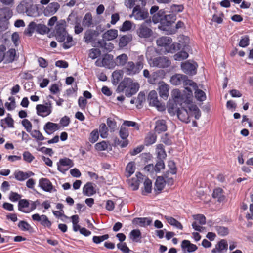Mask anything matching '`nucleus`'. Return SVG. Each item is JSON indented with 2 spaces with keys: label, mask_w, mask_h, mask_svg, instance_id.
Segmentation results:
<instances>
[{
  "label": "nucleus",
  "mask_w": 253,
  "mask_h": 253,
  "mask_svg": "<svg viewBox=\"0 0 253 253\" xmlns=\"http://www.w3.org/2000/svg\"><path fill=\"white\" fill-rule=\"evenodd\" d=\"M139 84L137 82H133L130 78H125L119 84L116 91L118 93L125 91V95L129 97L135 94L139 90Z\"/></svg>",
  "instance_id": "nucleus-1"
},
{
  "label": "nucleus",
  "mask_w": 253,
  "mask_h": 253,
  "mask_svg": "<svg viewBox=\"0 0 253 253\" xmlns=\"http://www.w3.org/2000/svg\"><path fill=\"white\" fill-rule=\"evenodd\" d=\"M172 96L174 102L180 106L184 104H189L191 102L193 96L192 90L191 88L185 87V90L182 93L179 89H174L172 92Z\"/></svg>",
  "instance_id": "nucleus-2"
},
{
  "label": "nucleus",
  "mask_w": 253,
  "mask_h": 253,
  "mask_svg": "<svg viewBox=\"0 0 253 253\" xmlns=\"http://www.w3.org/2000/svg\"><path fill=\"white\" fill-rule=\"evenodd\" d=\"M144 58L143 55H139L137 57L135 63L133 61L127 62L123 70L124 73L128 76H134L139 73L144 67Z\"/></svg>",
  "instance_id": "nucleus-3"
},
{
  "label": "nucleus",
  "mask_w": 253,
  "mask_h": 253,
  "mask_svg": "<svg viewBox=\"0 0 253 253\" xmlns=\"http://www.w3.org/2000/svg\"><path fill=\"white\" fill-rule=\"evenodd\" d=\"M170 82L173 85H179L183 84L185 87L188 85L195 88L197 87L196 83L188 79L186 75L180 74H175L171 76Z\"/></svg>",
  "instance_id": "nucleus-4"
},
{
  "label": "nucleus",
  "mask_w": 253,
  "mask_h": 253,
  "mask_svg": "<svg viewBox=\"0 0 253 253\" xmlns=\"http://www.w3.org/2000/svg\"><path fill=\"white\" fill-rule=\"evenodd\" d=\"M148 62L150 66L159 68H165L169 67L171 64V61L168 57L160 56L155 58L148 59Z\"/></svg>",
  "instance_id": "nucleus-5"
},
{
  "label": "nucleus",
  "mask_w": 253,
  "mask_h": 253,
  "mask_svg": "<svg viewBox=\"0 0 253 253\" xmlns=\"http://www.w3.org/2000/svg\"><path fill=\"white\" fill-rule=\"evenodd\" d=\"M151 21L146 20L139 25L137 30V34L142 38H148L150 37L153 34V31L150 27Z\"/></svg>",
  "instance_id": "nucleus-6"
},
{
  "label": "nucleus",
  "mask_w": 253,
  "mask_h": 253,
  "mask_svg": "<svg viewBox=\"0 0 253 253\" xmlns=\"http://www.w3.org/2000/svg\"><path fill=\"white\" fill-rule=\"evenodd\" d=\"M37 114L42 117H46L52 112V104L50 101L44 104H38L36 106Z\"/></svg>",
  "instance_id": "nucleus-7"
},
{
  "label": "nucleus",
  "mask_w": 253,
  "mask_h": 253,
  "mask_svg": "<svg viewBox=\"0 0 253 253\" xmlns=\"http://www.w3.org/2000/svg\"><path fill=\"white\" fill-rule=\"evenodd\" d=\"M149 105L155 107L158 110L163 111L165 110V106L161 103L158 98L157 93L155 90H151L148 96Z\"/></svg>",
  "instance_id": "nucleus-8"
},
{
  "label": "nucleus",
  "mask_w": 253,
  "mask_h": 253,
  "mask_svg": "<svg viewBox=\"0 0 253 253\" xmlns=\"http://www.w3.org/2000/svg\"><path fill=\"white\" fill-rule=\"evenodd\" d=\"M149 16L148 10L142 8L140 5L134 6L133 9L131 17H133L136 20H143L147 18Z\"/></svg>",
  "instance_id": "nucleus-9"
},
{
  "label": "nucleus",
  "mask_w": 253,
  "mask_h": 253,
  "mask_svg": "<svg viewBox=\"0 0 253 253\" xmlns=\"http://www.w3.org/2000/svg\"><path fill=\"white\" fill-rule=\"evenodd\" d=\"M57 169L61 173L65 174L69 169L74 166L73 161L68 158L60 159L57 163Z\"/></svg>",
  "instance_id": "nucleus-10"
},
{
  "label": "nucleus",
  "mask_w": 253,
  "mask_h": 253,
  "mask_svg": "<svg viewBox=\"0 0 253 253\" xmlns=\"http://www.w3.org/2000/svg\"><path fill=\"white\" fill-rule=\"evenodd\" d=\"M168 183L169 184L172 185L173 182V178L169 177L167 174H164V177H158L155 182V190L161 191L164 187L165 183Z\"/></svg>",
  "instance_id": "nucleus-11"
},
{
  "label": "nucleus",
  "mask_w": 253,
  "mask_h": 253,
  "mask_svg": "<svg viewBox=\"0 0 253 253\" xmlns=\"http://www.w3.org/2000/svg\"><path fill=\"white\" fill-rule=\"evenodd\" d=\"M198 65L196 62H190L186 61L182 63L181 65L182 71L186 74L195 75L197 72V67Z\"/></svg>",
  "instance_id": "nucleus-12"
},
{
  "label": "nucleus",
  "mask_w": 253,
  "mask_h": 253,
  "mask_svg": "<svg viewBox=\"0 0 253 253\" xmlns=\"http://www.w3.org/2000/svg\"><path fill=\"white\" fill-rule=\"evenodd\" d=\"M175 19V16L172 14H165L160 23V28L164 31L167 30L169 27L174 22Z\"/></svg>",
  "instance_id": "nucleus-13"
},
{
  "label": "nucleus",
  "mask_w": 253,
  "mask_h": 253,
  "mask_svg": "<svg viewBox=\"0 0 253 253\" xmlns=\"http://www.w3.org/2000/svg\"><path fill=\"white\" fill-rule=\"evenodd\" d=\"M32 218L34 221L39 222L44 227L50 228L51 227V222L48 219L47 216L44 214L40 215L38 213H36L32 215Z\"/></svg>",
  "instance_id": "nucleus-14"
},
{
  "label": "nucleus",
  "mask_w": 253,
  "mask_h": 253,
  "mask_svg": "<svg viewBox=\"0 0 253 253\" xmlns=\"http://www.w3.org/2000/svg\"><path fill=\"white\" fill-rule=\"evenodd\" d=\"M67 33L63 24H57L55 28V36L58 42H63L66 39Z\"/></svg>",
  "instance_id": "nucleus-15"
},
{
  "label": "nucleus",
  "mask_w": 253,
  "mask_h": 253,
  "mask_svg": "<svg viewBox=\"0 0 253 253\" xmlns=\"http://www.w3.org/2000/svg\"><path fill=\"white\" fill-rule=\"evenodd\" d=\"M177 116L178 119L183 122L188 123L190 122L189 113L185 105L181 106L177 110Z\"/></svg>",
  "instance_id": "nucleus-16"
},
{
  "label": "nucleus",
  "mask_w": 253,
  "mask_h": 253,
  "mask_svg": "<svg viewBox=\"0 0 253 253\" xmlns=\"http://www.w3.org/2000/svg\"><path fill=\"white\" fill-rule=\"evenodd\" d=\"M60 4L57 2L49 3L43 10V14L45 16H51L54 15L60 8Z\"/></svg>",
  "instance_id": "nucleus-17"
},
{
  "label": "nucleus",
  "mask_w": 253,
  "mask_h": 253,
  "mask_svg": "<svg viewBox=\"0 0 253 253\" xmlns=\"http://www.w3.org/2000/svg\"><path fill=\"white\" fill-rule=\"evenodd\" d=\"M168 126L166 121L164 119H158L155 121L154 130L160 134L167 130Z\"/></svg>",
  "instance_id": "nucleus-18"
},
{
  "label": "nucleus",
  "mask_w": 253,
  "mask_h": 253,
  "mask_svg": "<svg viewBox=\"0 0 253 253\" xmlns=\"http://www.w3.org/2000/svg\"><path fill=\"white\" fill-rule=\"evenodd\" d=\"M169 86L164 82L159 83L158 91L160 96L166 100L169 95Z\"/></svg>",
  "instance_id": "nucleus-19"
},
{
  "label": "nucleus",
  "mask_w": 253,
  "mask_h": 253,
  "mask_svg": "<svg viewBox=\"0 0 253 253\" xmlns=\"http://www.w3.org/2000/svg\"><path fill=\"white\" fill-rule=\"evenodd\" d=\"M39 186L44 191L52 192L53 186L49 179L42 178L39 180Z\"/></svg>",
  "instance_id": "nucleus-20"
},
{
  "label": "nucleus",
  "mask_w": 253,
  "mask_h": 253,
  "mask_svg": "<svg viewBox=\"0 0 253 253\" xmlns=\"http://www.w3.org/2000/svg\"><path fill=\"white\" fill-rule=\"evenodd\" d=\"M60 127L59 124L48 122L44 125L43 129L47 134L50 135L59 130Z\"/></svg>",
  "instance_id": "nucleus-21"
},
{
  "label": "nucleus",
  "mask_w": 253,
  "mask_h": 253,
  "mask_svg": "<svg viewBox=\"0 0 253 253\" xmlns=\"http://www.w3.org/2000/svg\"><path fill=\"white\" fill-rule=\"evenodd\" d=\"M164 76L165 72L163 70H158L152 73L148 82L151 84H155L160 79L163 78Z\"/></svg>",
  "instance_id": "nucleus-22"
},
{
  "label": "nucleus",
  "mask_w": 253,
  "mask_h": 253,
  "mask_svg": "<svg viewBox=\"0 0 253 253\" xmlns=\"http://www.w3.org/2000/svg\"><path fill=\"white\" fill-rule=\"evenodd\" d=\"M181 247L184 252L187 251L188 253L194 252L198 249L196 245L192 244L187 240H184L182 241L181 244Z\"/></svg>",
  "instance_id": "nucleus-23"
},
{
  "label": "nucleus",
  "mask_w": 253,
  "mask_h": 253,
  "mask_svg": "<svg viewBox=\"0 0 253 253\" xmlns=\"http://www.w3.org/2000/svg\"><path fill=\"white\" fill-rule=\"evenodd\" d=\"M152 221L150 218L140 217L135 218L132 220V223L135 225H139L141 227H145L150 225Z\"/></svg>",
  "instance_id": "nucleus-24"
},
{
  "label": "nucleus",
  "mask_w": 253,
  "mask_h": 253,
  "mask_svg": "<svg viewBox=\"0 0 253 253\" xmlns=\"http://www.w3.org/2000/svg\"><path fill=\"white\" fill-rule=\"evenodd\" d=\"M16 57V51L15 49L11 48L7 51H5L4 64H8L13 62Z\"/></svg>",
  "instance_id": "nucleus-25"
},
{
  "label": "nucleus",
  "mask_w": 253,
  "mask_h": 253,
  "mask_svg": "<svg viewBox=\"0 0 253 253\" xmlns=\"http://www.w3.org/2000/svg\"><path fill=\"white\" fill-rule=\"evenodd\" d=\"M98 35V33L95 30L92 29H88L84 33V42L87 43H90L93 41Z\"/></svg>",
  "instance_id": "nucleus-26"
},
{
  "label": "nucleus",
  "mask_w": 253,
  "mask_h": 253,
  "mask_svg": "<svg viewBox=\"0 0 253 253\" xmlns=\"http://www.w3.org/2000/svg\"><path fill=\"white\" fill-rule=\"evenodd\" d=\"M172 42V39L169 37H162L157 40L156 43L158 46L164 47L166 50L169 45Z\"/></svg>",
  "instance_id": "nucleus-27"
},
{
  "label": "nucleus",
  "mask_w": 253,
  "mask_h": 253,
  "mask_svg": "<svg viewBox=\"0 0 253 253\" xmlns=\"http://www.w3.org/2000/svg\"><path fill=\"white\" fill-rule=\"evenodd\" d=\"M34 175V173L31 171L24 172L22 171L18 170L14 172L15 179L20 181H24Z\"/></svg>",
  "instance_id": "nucleus-28"
},
{
  "label": "nucleus",
  "mask_w": 253,
  "mask_h": 253,
  "mask_svg": "<svg viewBox=\"0 0 253 253\" xmlns=\"http://www.w3.org/2000/svg\"><path fill=\"white\" fill-rule=\"evenodd\" d=\"M12 16V10L9 8L3 7L0 9V16L2 20L8 21Z\"/></svg>",
  "instance_id": "nucleus-29"
},
{
  "label": "nucleus",
  "mask_w": 253,
  "mask_h": 253,
  "mask_svg": "<svg viewBox=\"0 0 253 253\" xmlns=\"http://www.w3.org/2000/svg\"><path fill=\"white\" fill-rule=\"evenodd\" d=\"M0 126L3 129H5L6 127H14V120L10 114H8L5 118L1 120Z\"/></svg>",
  "instance_id": "nucleus-30"
},
{
  "label": "nucleus",
  "mask_w": 253,
  "mask_h": 253,
  "mask_svg": "<svg viewBox=\"0 0 253 253\" xmlns=\"http://www.w3.org/2000/svg\"><path fill=\"white\" fill-rule=\"evenodd\" d=\"M118 36V31L116 29L107 30L102 35V38L105 41H111L116 39Z\"/></svg>",
  "instance_id": "nucleus-31"
},
{
  "label": "nucleus",
  "mask_w": 253,
  "mask_h": 253,
  "mask_svg": "<svg viewBox=\"0 0 253 253\" xmlns=\"http://www.w3.org/2000/svg\"><path fill=\"white\" fill-rule=\"evenodd\" d=\"M157 135L154 132H149L146 135L144 139V144L146 146H149L156 142Z\"/></svg>",
  "instance_id": "nucleus-32"
},
{
  "label": "nucleus",
  "mask_w": 253,
  "mask_h": 253,
  "mask_svg": "<svg viewBox=\"0 0 253 253\" xmlns=\"http://www.w3.org/2000/svg\"><path fill=\"white\" fill-rule=\"evenodd\" d=\"M83 193L84 195L91 196L95 193V190L91 182H87L84 185L83 189Z\"/></svg>",
  "instance_id": "nucleus-33"
},
{
  "label": "nucleus",
  "mask_w": 253,
  "mask_h": 253,
  "mask_svg": "<svg viewBox=\"0 0 253 253\" xmlns=\"http://www.w3.org/2000/svg\"><path fill=\"white\" fill-rule=\"evenodd\" d=\"M29 206L30 203L28 200L26 199H21L18 202V210L24 213H29L30 211H29L28 209H26V208H28Z\"/></svg>",
  "instance_id": "nucleus-34"
},
{
  "label": "nucleus",
  "mask_w": 253,
  "mask_h": 253,
  "mask_svg": "<svg viewBox=\"0 0 253 253\" xmlns=\"http://www.w3.org/2000/svg\"><path fill=\"white\" fill-rule=\"evenodd\" d=\"M128 60V56L126 54L123 53L118 56L115 59V63L117 66H124L126 65Z\"/></svg>",
  "instance_id": "nucleus-35"
},
{
  "label": "nucleus",
  "mask_w": 253,
  "mask_h": 253,
  "mask_svg": "<svg viewBox=\"0 0 253 253\" xmlns=\"http://www.w3.org/2000/svg\"><path fill=\"white\" fill-rule=\"evenodd\" d=\"M164 218L167 220L168 223L170 225L173 226L180 230L183 229V226L181 223L178 221L175 218L167 215L164 216Z\"/></svg>",
  "instance_id": "nucleus-36"
},
{
  "label": "nucleus",
  "mask_w": 253,
  "mask_h": 253,
  "mask_svg": "<svg viewBox=\"0 0 253 253\" xmlns=\"http://www.w3.org/2000/svg\"><path fill=\"white\" fill-rule=\"evenodd\" d=\"M129 238L133 242H140L141 233L139 229H133L129 233Z\"/></svg>",
  "instance_id": "nucleus-37"
},
{
  "label": "nucleus",
  "mask_w": 253,
  "mask_h": 253,
  "mask_svg": "<svg viewBox=\"0 0 253 253\" xmlns=\"http://www.w3.org/2000/svg\"><path fill=\"white\" fill-rule=\"evenodd\" d=\"M124 70H119L114 71L112 73V83L114 84H117L122 79Z\"/></svg>",
  "instance_id": "nucleus-38"
},
{
  "label": "nucleus",
  "mask_w": 253,
  "mask_h": 253,
  "mask_svg": "<svg viewBox=\"0 0 253 253\" xmlns=\"http://www.w3.org/2000/svg\"><path fill=\"white\" fill-rule=\"evenodd\" d=\"M95 149L97 151H102L107 150L108 148L110 147L111 149V147L108 141H102L101 142L97 143L94 146Z\"/></svg>",
  "instance_id": "nucleus-39"
},
{
  "label": "nucleus",
  "mask_w": 253,
  "mask_h": 253,
  "mask_svg": "<svg viewBox=\"0 0 253 253\" xmlns=\"http://www.w3.org/2000/svg\"><path fill=\"white\" fill-rule=\"evenodd\" d=\"M212 197L217 199L219 202H223L225 199V196L223 195V190L220 188H217L213 190Z\"/></svg>",
  "instance_id": "nucleus-40"
},
{
  "label": "nucleus",
  "mask_w": 253,
  "mask_h": 253,
  "mask_svg": "<svg viewBox=\"0 0 253 253\" xmlns=\"http://www.w3.org/2000/svg\"><path fill=\"white\" fill-rule=\"evenodd\" d=\"M156 152L157 155V158L159 160H163L167 156L164 146L162 144H158L156 146Z\"/></svg>",
  "instance_id": "nucleus-41"
},
{
  "label": "nucleus",
  "mask_w": 253,
  "mask_h": 253,
  "mask_svg": "<svg viewBox=\"0 0 253 253\" xmlns=\"http://www.w3.org/2000/svg\"><path fill=\"white\" fill-rule=\"evenodd\" d=\"M195 90V97L196 99L200 102H203L206 99V95L205 93L202 90L198 89V86L193 87Z\"/></svg>",
  "instance_id": "nucleus-42"
},
{
  "label": "nucleus",
  "mask_w": 253,
  "mask_h": 253,
  "mask_svg": "<svg viewBox=\"0 0 253 253\" xmlns=\"http://www.w3.org/2000/svg\"><path fill=\"white\" fill-rule=\"evenodd\" d=\"M82 24L84 27H90L93 24L92 16L90 13H86L83 18Z\"/></svg>",
  "instance_id": "nucleus-43"
},
{
  "label": "nucleus",
  "mask_w": 253,
  "mask_h": 253,
  "mask_svg": "<svg viewBox=\"0 0 253 253\" xmlns=\"http://www.w3.org/2000/svg\"><path fill=\"white\" fill-rule=\"evenodd\" d=\"M152 189V181L148 178L145 179L144 182V190L142 191V194L146 195L150 193Z\"/></svg>",
  "instance_id": "nucleus-44"
},
{
  "label": "nucleus",
  "mask_w": 253,
  "mask_h": 253,
  "mask_svg": "<svg viewBox=\"0 0 253 253\" xmlns=\"http://www.w3.org/2000/svg\"><path fill=\"white\" fill-rule=\"evenodd\" d=\"M18 228L22 231H28L31 232L33 228L26 221L24 220H21L18 224Z\"/></svg>",
  "instance_id": "nucleus-45"
},
{
  "label": "nucleus",
  "mask_w": 253,
  "mask_h": 253,
  "mask_svg": "<svg viewBox=\"0 0 253 253\" xmlns=\"http://www.w3.org/2000/svg\"><path fill=\"white\" fill-rule=\"evenodd\" d=\"M132 37L129 35L122 36L119 40V45L120 47H125L131 41Z\"/></svg>",
  "instance_id": "nucleus-46"
},
{
  "label": "nucleus",
  "mask_w": 253,
  "mask_h": 253,
  "mask_svg": "<svg viewBox=\"0 0 253 253\" xmlns=\"http://www.w3.org/2000/svg\"><path fill=\"white\" fill-rule=\"evenodd\" d=\"M168 167L169 169L165 173L170 177V175L175 174L177 172V169L175 166V163L172 161H169L168 163Z\"/></svg>",
  "instance_id": "nucleus-47"
},
{
  "label": "nucleus",
  "mask_w": 253,
  "mask_h": 253,
  "mask_svg": "<svg viewBox=\"0 0 253 253\" xmlns=\"http://www.w3.org/2000/svg\"><path fill=\"white\" fill-rule=\"evenodd\" d=\"M135 165L134 162H129L126 168V175L130 177L135 171Z\"/></svg>",
  "instance_id": "nucleus-48"
},
{
  "label": "nucleus",
  "mask_w": 253,
  "mask_h": 253,
  "mask_svg": "<svg viewBox=\"0 0 253 253\" xmlns=\"http://www.w3.org/2000/svg\"><path fill=\"white\" fill-rule=\"evenodd\" d=\"M181 48V45L178 43H173L170 44L167 48L166 51L168 53H174L176 51L180 50Z\"/></svg>",
  "instance_id": "nucleus-49"
},
{
  "label": "nucleus",
  "mask_w": 253,
  "mask_h": 253,
  "mask_svg": "<svg viewBox=\"0 0 253 253\" xmlns=\"http://www.w3.org/2000/svg\"><path fill=\"white\" fill-rule=\"evenodd\" d=\"M36 24L34 22H31L28 25L27 27L25 29L24 34L26 35L31 36L36 31Z\"/></svg>",
  "instance_id": "nucleus-50"
},
{
  "label": "nucleus",
  "mask_w": 253,
  "mask_h": 253,
  "mask_svg": "<svg viewBox=\"0 0 253 253\" xmlns=\"http://www.w3.org/2000/svg\"><path fill=\"white\" fill-rule=\"evenodd\" d=\"M165 13L163 10H160L156 14H154L152 17V21L154 23H161L162 19H163Z\"/></svg>",
  "instance_id": "nucleus-51"
},
{
  "label": "nucleus",
  "mask_w": 253,
  "mask_h": 253,
  "mask_svg": "<svg viewBox=\"0 0 253 253\" xmlns=\"http://www.w3.org/2000/svg\"><path fill=\"white\" fill-rule=\"evenodd\" d=\"M215 230L220 236H225L229 234V229L226 227L216 226L215 227Z\"/></svg>",
  "instance_id": "nucleus-52"
},
{
  "label": "nucleus",
  "mask_w": 253,
  "mask_h": 253,
  "mask_svg": "<svg viewBox=\"0 0 253 253\" xmlns=\"http://www.w3.org/2000/svg\"><path fill=\"white\" fill-rule=\"evenodd\" d=\"M177 104L174 103H169L167 106V110L168 113L171 116H174L175 114L177 113L178 108L176 107V105Z\"/></svg>",
  "instance_id": "nucleus-53"
},
{
  "label": "nucleus",
  "mask_w": 253,
  "mask_h": 253,
  "mask_svg": "<svg viewBox=\"0 0 253 253\" xmlns=\"http://www.w3.org/2000/svg\"><path fill=\"white\" fill-rule=\"evenodd\" d=\"M98 138L99 131L97 129H95L90 132L88 140L91 143H94L98 140Z\"/></svg>",
  "instance_id": "nucleus-54"
},
{
  "label": "nucleus",
  "mask_w": 253,
  "mask_h": 253,
  "mask_svg": "<svg viewBox=\"0 0 253 253\" xmlns=\"http://www.w3.org/2000/svg\"><path fill=\"white\" fill-rule=\"evenodd\" d=\"M188 56L189 55L187 52L184 51H181L174 55V59L175 60L181 61L187 59Z\"/></svg>",
  "instance_id": "nucleus-55"
},
{
  "label": "nucleus",
  "mask_w": 253,
  "mask_h": 253,
  "mask_svg": "<svg viewBox=\"0 0 253 253\" xmlns=\"http://www.w3.org/2000/svg\"><path fill=\"white\" fill-rule=\"evenodd\" d=\"M30 133L32 137L38 141H42L45 139V138L39 130H31Z\"/></svg>",
  "instance_id": "nucleus-56"
},
{
  "label": "nucleus",
  "mask_w": 253,
  "mask_h": 253,
  "mask_svg": "<svg viewBox=\"0 0 253 253\" xmlns=\"http://www.w3.org/2000/svg\"><path fill=\"white\" fill-rule=\"evenodd\" d=\"M108 128L106 126L105 124H101L99 126V133H100V136L102 138H107L108 135Z\"/></svg>",
  "instance_id": "nucleus-57"
},
{
  "label": "nucleus",
  "mask_w": 253,
  "mask_h": 253,
  "mask_svg": "<svg viewBox=\"0 0 253 253\" xmlns=\"http://www.w3.org/2000/svg\"><path fill=\"white\" fill-rule=\"evenodd\" d=\"M119 134L120 137L122 139H127V138L129 136V132L128 129L126 128L125 126L122 125L119 132Z\"/></svg>",
  "instance_id": "nucleus-58"
},
{
  "label": "nucleus",
  "mask_w": 253,
  "mask_h": 253,
  "mask_svg": "<svg viewBox=\"0 0 253 253\" xmlns=\"http://www.w3.org/2000/svg\"><path fill=\"white\" fill-rule=\"evenodd\" d=\"M48 28L44 24H36V31L40 34H44L48 32Z\"/></svg>",
  "instance_id": "nucleus-59"
},
{
  "label": "nucleus",
  "mask_w": 253,
  "mask_h": 253,
  "mask_svg": "<svg viewBox=\"0 0 253 253\" xmlns=\"http://www.w3.org/2000/svg\"><path fill=\"white\" fill-rule=\"evenodd\" d=\"M193 218L199 224L203 225L206 223V219L205 216L201 214H198L193 215Z\"/></svg>",
  "instance_id": "nucleus-60"
},
{
  "label": "nucleus",
  "mask_w": 253,
  "mask_h": 253,
  "mask_svg": "<svg viewBox=\"0 0 253 253\" xmlns=\"http://www.w3.org/2000/svg\"><path fill=\"white\" fill-rule=\"evenodd\" d=\"M66 41L63 43L62 46L63 48L67 49L73 45V38L72 36L68 35L66 37Z\"/></svg>",
  "instance_id": "nucleus-61"
},
{
  "label": "nucleus",
  "mask_w": 253,
  "mask_h": 253,
  "mask_svg": "<svg viewBox=\"0 0 253 253\" xmlns=\"http://www.w3.org/2000/svg\"><path fill=\"white\" fill-rule=\"evenodd\" d=\"M101 54V52L99 49L97 48H92L89 51V57L92 59H95L99 57Z\"/></svg>",
  "instance_id": "nucleus-62"
},
{
  "label": "nucleus",
  "mask_w": 253,
  "mask_h": 253,
  "mask_svg": "<svg viewBox=\"0 0 253 253\" xmlns=\"http://www.w3.org/2000/svg\"><path fill=\"white\" fill-rule=\"evenodd\" d=\"M249 37L248 35L242 36L239 42V45L242 47H246L249 44Z\"/></svg>",
  "instance_id": "nucleus-63"
},
{
  "label": "nucleus",
  "mask_w": 253,
  "mask_h": 253,
  "mask_svg": "<svg viewBox=\"0 0 253 253\" xmlns=\"http://www.w3.org/2000/svg\"><path fill=\"white\" fill-rule=\"evenodd\" d=\"M161 141L167 145H170L172 143L171 136L168 133H166L161 137Z\"/></svg>",
  "instance_id": "nucleus-64"
}]
</instances>
